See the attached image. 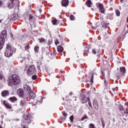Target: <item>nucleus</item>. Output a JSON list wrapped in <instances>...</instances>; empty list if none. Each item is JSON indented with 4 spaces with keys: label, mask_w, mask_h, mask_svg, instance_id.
<instances>
[{
    "label": "nucleus",
    "mask_w": 128,
    "mask_h": 128,
    "mask_svg": "<svg viewBox=\"0 0 128 128\" xmlns=\"http://www.w3.org/2000/svg\"><path fill=\"white\" fill-rule=\"evenodd\" d=\"M9 80L8 84L11 86H16V84H18L20 82V77L16 74H13L12 76L10 77Z\"/></svg>",
    "instance_id": "obj_1"
},
{
    "label": "nucleus",
    "mask_w": 128,
    "mask_h": 128,
    "mask_svg": "<svg viewBox=\"0 0 128 128\" xmlns=\"http://www.w3.org/2000/svg\"><path fill=\"white\" fill-rule=\"evenodd\" d=\"M6 38V30H4L0 34V50H2L4 44L5 40Z\"/></svg>",
    "instance_id": "obj_2"
},
{
    "label": "nucleus",
    "mask_w": 128,
    "mask_h": 128,
    "mask_svg": "<svg viewBox=\"0 0 128 128\" xmlns=\"http://www.w3.org/2000/svg\"><path fill=\"white\" fill-rule=\"evenodd\" d=\"M14 52L12 50V47L10 45H7L6 50L5 51V56H7V58H10V56H12V54H13Z\"/></svg>",
    "instance_id": "obj_3"
},
{
    "label": "nucleus",
    "mask_w": 128,
    "mask_h": 128,
    "mask_svg": "<svg viewBox=\"0 0 128 128\" xmlns=\"http://www.w3.org/2000/svg\"><path fill=\"white\" fill-rule=\"evenodd\" d=\"M36 66L34 65H30L29 66L27 74H30V76H32V74H36Z\"/></svg>",
    "instance_id": "obj_4"
},
{
    "label": "nucleus",
    "mask_w": 128,
    "mask_h": 128,
    "mask_svg": "<svg viewBox=\"0 0 128 128\" xmlns=\"http://www.w3.org/2000/svg\"><path fill=\"white\" fill-rule=\"evenodd\" d=\"M12 4H10L8 6L10 8H12L14 6H16L20 4V1L18 0H10Z\"/></svg>",
    "instance_id": "obj_5"
},
{
    "label": "nucleus",
    "mask_w": 128,
    "mask_h": 128,
    "mask_svg": "<svg viewBox=\"0 0 128 128\" xmlns=\"http://www.w3.org/2000/svg\"><path fill=\"white\" fill-rule=\"evenodd\" d=\"M125 74H126V68L120 67V74H117V76L118 78H120V76H124Z\"/></svg>",
    "instance_id": "obj_6"
},
{
    "label": "nucleus",
    "mask_w": 128,
    "mask_h": 128,
    "mask_svg": "<svg viewBox=\"0 0 128 128\" xmlns=\"http://www.w3.org/2000/svg\"><path fill=\"white\" fill-rule=\"evenodd\" d=\"M96 6L97 8H100V12L102 14H104V5L100 3H97L96 4Z\"/></svg>",
    "instance_id": "obj_7"
},
{
    "label": "nucleus",
    "mask_w": 128,
    "mask_h": 128,
    "mask_svg": "<svg viewBox=\"0 0 128 128\" xmlns=\"http://www.w3.org/2000/svg\"><path fill=\"white\" fill-rule=\"evenodd\" d=\"M102 28H108L110 26V23L104 20V18H102Z\"/></svg>",
    "instance_id": "obj_8"
},
{
    "label": "nucleus",
    "mask_w": 128,
    "mask_h": 128,
    "mask_svg": "<svg viewBox=\"0 0 128 128\" xmlns=\"http://www.w3.org/2000/svg\"><path fill=\"white\" fill-rule=\"evenodd\" d=\"M28 96H30V98H32V100H34L36 98V93L32 90H30L28 92Z\"/></svg>",
    "instance_id": "obj_9"
},
{
    "label": "nucleus",
    "mask_w": 128,
    "mask_h": 128,
    "mask_svg": "<svg viewBox=\"0 0 128 128\" xmlns=\"http://www.w3.org/2000/svg\"><path fill=\"white\" fill-rule=\"evenodd\" d=\"M18 94L20 96V98H24V92L22 88H20L17 92Z\"/></svg>",
    "instance_id": "obj_10"
},
{
    "label": "nucleus",
    "mask_w": 128,
    "mask_h": 128,
    "mask_svg": "<svg viewBox=\"0 0 128 128\" xmlns=\"http://www.w3.org/2000/svg\"><path fill=\"white\" fill-rule=\"evenodd\" d=\"M93 106L96 110H98V103L96 99H94L93 100Z\"/></svg>",
    "instance_id": "obj_11"
},
{
    "label": "nucleus",
    "mask_w": 128,
    "mask_h": 128,
    "mask_svg": "<svg viewBox=\"0 0 128 128\" xmlns=\"http://www.w3.org/2000/svg\"><path fill=\"white\" fill-rule=\"evenodd\" d=\"M1 94L3 98H6V96H10V92L8 91V90H5L1 93Z\"/></svg>",
    "instance_id": "obj_12"
},
{
    "label": "nucleus",
    "mask_w": 128,
    "mask_h": 128,
    "mask_svg": "<svg viewBox=\"0 0 128 128\" xmlns=\"http://www.w3.org/2000/svg\"><path fill=\"white\" fill-rule=\"evenodd\" d=\"M70 4V1L68 0H62V6H68Z\"/></svg>",
    "instance_id": "obj_13"
},
{
    "label": "nucleus",
    "mask_w": 128,
    "mask_h": 128,
    "mask_svg": "<svg viewBox=\"0 0 128 128\" xmlns=\"http://www.w3.org/2000/svg\"><path fill=\"white\" fill-rule=\"evenodd\" d=\"M3 104H4V106H5L6 108H9V110H12V105L10 104H8V102H6V101H3Z\"/></svg>",
    "instance_id": "obj_14"
},
{
    "label": "nucleus",
    "mask_w": 128,
    "mask_h": 128,
    "mask_svg": "<svg viewBox=\"0 0 128 128\" xmlns=\"http://www.w3.org/2000/svg\"><path fill=\"white\" fill-rule=\"evenodd\" d=\"M24 118L26 120H30V118H32V116L30 114H25L24 116Z\"/></svg>",
    "instance_id": "obj_15"
},
{
    "label": "nucleus",
    "mask_w": 128,
    "mask_h": 128,
    "mask_svg": "<svg viewBox=\"0 0 128 128\" xmlns=\"http://www.w3.org/2000/svg\"><path fill=\"white\" fill-rule=\"evenodd\" d=\"M24 88L25 92H30V88L28 86V84H24Z\"/></svg>",
    "instance_id": "obj_16"
},
{
    "label": "nucleus",
    "mask_w": 128,
    "mask_h": 128,
    "mask_svg": "<svg viewBox=\"0 0 128 128\" xmlns=\"http://www.w3.org/2000/svg\"><path fill=\"white\" fill-rule=\"evenodd\" d=\"M42 52L43 54H49L48 52V48H42Z\"/></svg>",
    "instance_id": "obj_17"
},
{
    "label": "nucleus",
    "mask_w": 128,
    "mask_h": 128,
    "mask_svg": "<svg viewBox=\"0 0 128 128\" xmlns=\"http://www.w3.org/2000/svg\"><path fill=\"white\" fill-rule=\"evenodd\" d=\"M90 100V97H84L82 99V104H84V102H87Z\"/></svg>",
    "instance_id": "obj_18"
},
{
    "label": "nucleus",
    "mask_w": 128,
    "mask_h": 128,
    "mask_svg": "<svg viewBox=\"0 0 128 128\" xmlns=\"http://www.w3.org/2000/svg\"><path fill=\"white\" fill-rule=\"evenodd\" d=\"M86 6L88 8H92V3L90 0H88L86 2Z\"/></svg>",
    "instance_id": "obj_19"
},
{
    "label": "nucleus",
    "mask_w": 128,
    "mask_h": 128,
    "mask_svg": "<svg viewBox=\"0 0 128 128\" xmlns=\"http://www.w3.org/2000/svg\"><path fill=\"white\" fill-rule=\"evenodd\" d=\"M57 50L59 52H64V48L60 46H58L57 47Z\"/></svg>",
    "instance_id": "obj_20"
},
{
    "label": "nucleus",
    "mask_w": 128,
    "mask_h": 128,
    "mask_svg": "<svg viewBox=\"0 0 128 128\" xmlns=\"http://www.w3.org/2000/svg\"><path fill=\"white\" fill-rule=\"evenodd\" d=\"M107 17L109 20H114V13L108 14Z\"/></svg>",
    "instance_id": "obj_21"
},
{
    "label": "nucleus",
    "mask_w": 128,
    "mask_h": 128,
    "mask_svg": "<svg viewBox=\"0 0 128 128\" xmlns=\"http://www.w3.org/2000/svg\"><path fill=\"white\" fill-rule=\"evenodd\" d=\"M52 24L54 26H58V20L56 19H54L52 20Z\"/></svg>",
    "instance_id": "obj_22"
},
{
    "label": "nucleus",
    "mask_w": 128,
    "mask_h": 128,
    "mask_svg": "<svg viewBox=\"0 0 128 128\" xmlns=\"http://www.w3.org/2000/svg\"><path fill=\"white\" fill-rule=\"evenodd\" d=\"M10 100L12 102H16V100H18V99L16 97H11L10 98Z\"/></svg>",
    "instance_id": "obj_23"
},
{
    "label": "nucleus",
    "mask_w": 128,
    "mask_h": 128,
    "mask_svg": "<svg viewBox=\"0 0 128 128\" xmlns=\"http://www.w3.org/2000/svg\"><path fill=\"white\" fill-rule=\"evenodd\" d=\"M20 106H26V100H21L20 102Z\"/></svg>",
    "instance_id": "obj_24"
},
{
    "label": "nucleus",
    "mask_w": 128,
    "mask_h": 128,
    "mask_svg": "<svg viewBox=\"0 0 128 128\" xmlns=\"http://www.w3.org/2000/svg\"><path fill=\"white\" fill-rule=\"evenodd\" d=\"M40 42L41 44H44L46 42V39L43 38H39Z\"/></svg>",
    "instance_id": "obj_25"
},
{
    "label": "nucleus",
    "mask_w": 128,
    "mask_h": 128,
    "mask_svg": "<svg viewBox=\"0 0 128 128\" xmlns=\"http://www.w3.org/2000/svg\"><path fill=\"white\" fill-rule=\"evenodd\" d=\"M10 20H16V14H12L11 16Z\"/></svg>",
    "instance_id": "obj_26"
},
{
    "label": "nucleus",
    "mask_w": 128,
    "mask_h": 128,
    "mask_svg": "<svg viewBox=\"0 0 128 128\" xmlns=\"http://www.w3.org/2000/svg\"><path fill=\"white\" fill-rule=\"evenodd\" d=\"M115 12L117 16H120V10H116Z\"/></svg>",
    "instance_id": "obj_27"
},
{
    "label": "nucleus",
    "mask_w": 128,
    "mask_h": 128,
    "mask_svg": "<svg viewBox=\"0 0 128 128\" xmlns=\"http://www.w3.org/2000/svg\"><path fill=\"white\" fill-rule=\"evenodd\" d=\"M28 20H29L30 22H32V18H34V16L30 14H28Z\"/></svg>",
    "instance_id": "obj_28"
},
{
    "label": "nucleus",
    "mask_w": 128,
    "mask_h": 128,
    "mask_svg": "<svg viewBox=\"0 0 128 128\" xmlns=\"http://www.w3.org/2000/svg\"><path fill=\"white\" fill-rule=\"evenodd\" d=\"M90 84L92 85L94 84V75L92 74V76H91V78H90Z\"/></svg>",
    "instance_id": "obj_29"
},
{
    "label": "nucleus",
    "mask_w": 128,
    "mask_h": 128,
    "mask_svg": "<svg viewBox=\"0 0 128 128\" xmlns=\"http://www.w3.org/2000/svg\"><path fill=\"white\" fill-rule=\"evenodd\" d=\"M70 20H76V18H74V15L72 14L70 16Z\"/></svg>",
    "instance_id": "obj_30"
},
{
    "label": "nucleus",
    "mask_w": 128,
    "mask_h": 128,
    "mask_svg": "<svg viewBox=\"0 0 128 128\" xmlns=\"http://www.w3.org/2000/svg\"><path fill=\"white\" fill-rule=\"evenodd\" d=\"M101 122H102V128H104V126H106V124L104 123V120L103 119H101Z\"/></svg>",
    "instance_id": "obj_31"
},
{
    "label": "nucleus",
    "mask_w": 128,
    "mask_h": 128,
    "mask_svg": "<svg viewBox=\"0 0 128 128\" xmlns=\"http://www.w3.org/2000/svg\"><path fill=\"white\" fill-rule=\"evenodd\" d=\"M34 50H35V52H38L39 50H40V47H38V46H36L34 48Z\"/></svg>",
    "instance_id": "obj_32"
},
{
    "label": "nucleus",
    "mask_w": 128,
    "mask_h": 128,
    "mask_svg": "<svg viewBox=\"0 0 128 128\" xmlns=\"http://www.w3.org/2000/svg\"><path fill=\"white\" fill-rule=\"evenodd\" d=\"M98 52V50L96 49L92 50V52L94 54H96V52Z\"/></svg>",
    "instance_id": "obj_33"
},
{
    "label": "nucleus",
    "mask_w": 128,
    "mask_h": 128,
    "mask_svg": "<svg viewBox=\"0 0 128 128\" xmlns=\"http://www.w3.org/2000/svg\"><path fill=\"white\" fill-rule=\"evenodd\" d=\"M88 106H90V108H92V102H90V100H89L88 101Z\"/></svg>",
    "instance_id": "obj_34"
},
{
    "label": "nucleus",
    "mask_w": 128,
    "mask_h": 128,
    "mask_svg": "<svg viewBox=\"0 0 128 128\" xmlns=\"http://www.w3.org/2000/svg\"><path fill=\"white\" fill-rule=\"evenodd\" d=\"M90 128H96V127H94V124H90Z\"/></svg>",
    "instance_id": "obj_35"
},
{
    "label": "nucleus",
    "mask_w": 128,
    "mask_h": 128,
    "mask_svg": "<svg viewBox=\"0 0 128 128\" xmlns=\"http://www.w3.org/2000/svg\"><path fill=\"white\" fill-rule=\"evenodd\" d=\"M32 80H36V78H38V76H36V75H33L32 76Z\"/></svg>",
    "instance_id": "obj_36"
},
{
    "label": "nucleus",
    "mask_w": 128,
    "mask_h": 128,
    "mask_svg": "<svg viewBox=\"0 0 128 128\" xmlns=\"http://www.w3.org/2000/svg\"><path fill=\"white\" fill-rule=\"evenodd\" d=\"M64 116H68V114L66 113L64 111L62 112Z\"/></svg>",
    "instance_id": "obj_37"
},
{
    "label": "nucleus",
    "mask_w": 128,
    "mask_h": 128,
    "mask_svg": "<svg viewBox=\"0 0 128 128\" xmlns=\"http://www.w3.org/2000/svg\"><path fill=\"white\" fill-rule=\"evenodd\" d=\"M2 16L1 14H0V23L2 24V20H4V18H2Z\"/></svg>",
    "instance_id": "obj_38"
},
{
    "label": "nucleus",
    "mask_w": 128,
    "mask_h": 128,
    "mask_svg": "<svg viewBox=\"0 0 128 128\" xmlns=\"http://www.w3.org/2000/svg\"><path fill=\"white\" fill-rule=\"evenodd\" d=\"M104 82L106 86H108V82L106 81V78H104Z\"/></svg>",
    "instance_id": "obj_39"
},
{
    "label": "nucleus",
    "mask_w": 128,
    "mask_h": 128,
    "mask_svg": "<svg viewBox=\"0 0 128 128\" xmlns=\"http://www.w3.org/2000/svg\"><path fill=\"white\" fill-rule=\"evenodd\" d=\"M48 46H50V44H52V41H50V40H48Z\"/></svg>",
    "instance_id": "obj_40"
},
{
    "label": "nucleus",
    "mask_w": 128,
    "mask_h": 128,
    "mask_svg": "<svg viewBox=\"0 0 128 128\" xmlns=\"http://www.w3.org/2000/svg\"><path fill=\"white\" fill-rule=\"evenodd\" d=\"M85 118H88V117H86V116H84L80 119V120H85Z\"/></svg>",
    "instance_id": "obj_41"
},
{
    "label": "nucleus",
    "mask_w": 128,
    "mask_h": 128,
    "mask_svg": "<svg viewBox=\"0 0 128 128\" xmlns=\"http://www.w3.org/2000/svg\"><path fill=\"white\" fill-rule=\"evenodd\" d=\"M58 44H60V42H58V40H56V42H55V44L56 46H58Z\"/></svg>",
    "instance_id": "obj_42"
},
{
    "label": "nucleus",
    "mask_w": 128,
    "mask_h": 128,
    "mask_svg": "<svg viewBox=\"0 0 128 128\" xmlns=\"http://www.w3.org/2000/svg\"><path fill=\"white\" fill-rule=\"evenodd\" d=\"M70 119L71 122H72V120H74V116H70Z\"/></svg>",
    "instance_id": "obj_43"
},
{
    "label": "nucleus",
    "mask_w": 128,
    "mask_h": 128,
    "mask_svg": "<svg viewBox=\"0 0 128 128\" xmlns=\"http://www.w3.org/2000/svg\"><path fill=\"white\" fill-rule=\"evenodd\" d=\"M112 93L114 94V92L116 91V88H112Z\"/></svg>",
    "instance_id": "obj_44"
},
{
    "label": "nucleus",
    "mask_w": 128,
    "mask_h": 128,
    "mask_svg": "<svg viewBox=\"0 0 128 128\" xmlns=\"http://www.w3.org/2000/svg\"><path fill=\"white\" fill-rule=\"evenodd\" d=\"M28 46H25V50H28Z\"/></svg>",
    "instance_id": "obj_45"
},
{
    "label": "nucleus",
    "mask_w": 128,
    "mask_h": 128,
    "mask_svg": "<svg viewBox=\"0 0 128 128\" xmlns=\"http://www.w3.org/2000/svg\"><path fill=\"white\" fill-rule=\"evenodd\" d=\"M84 51H85V52H88V48H86Z\"/></svg>",
    "instance_id": "obj_46"
},
{
    "label": "nucleus",
    "mask_w": 128,
    "mask_h": 128,
    "mask_svg": "<svg viewBox=\"0 0 128 128\" xmlns=\"http://www.w3.org/2000/svg\"><path fill=\"white\" fill-rule=\"evenodd\" d=\"M0 80H2V78H3L2 75L0 74Z\"/></svg>",
    "instance_id": "obj_47"
},
{
    "label": "nucleus",
    "mask_w": 128,
    "mask_h": 128,
    "mask_svg": "<svg viewBox=\"0 0 128 128\" xmlns=\"http://www.w3.org/2000/svg\"><path fill=\"white\" fill-rule=\"evenodd\" d=\"M73 94H72V92H71L70 93V96H72Z\"/></svg>",
    "instance_id": "obj_48"
},
{
    "label": "nucleus",
    "mask_w": 128,
    "mask_h": 128,
    "mask_svg": "<svg viewBox=\"0 0 128 128\" xmlns=\"http://www.w3.org/2000/svg\"><path fill=\"white\" fill-rule=\"evenodd\" d=\"M112 122H116V120L114 119V118L112 119Z\"/></svg>",
    "instance_id": "obj_49"
},
{
    "label": "nucleus",
    "mask_w": 128,
    "mask_h": 128,
    "mask_svg": "<svg viewBox=\"0 0 128 128\" xmlns=\"http://www.w3.org/2000/svg\"><path fill=\"white\" fill-rule=\"evenodd\" d=\"M1 4H2V0H0V6H1Z\"/></svg>",
    "instance_id": "obj_50"
},
{
    "label": "nucleus",
    "mask_w": 128,
    "mask_h": 128,
    "mask_svg": "<svg viewBox=\"0 0 128 128\" xmlns=\"http://www.w3.org/2000/svg\"><path fill=\"white\" fill-rule=\"evenodd\" d=\"M125 113L128 114V109L126 110V112H125Z\"/></svg>",
    "instance_id": "obj_51"
},
{
    "label": "nucleus",
    "mask_w": 128,
    "mask_h": 128,
    "mask_svg": "<svg viewBox=\"0 0 128 128\" xmlns=\"http://www.w3.org/2000/svg\"><path fill=\"white\" fill-rule=\"evenodd\" d=\"M125 106H128V102L125 103Z\"/></svg>",
    "instance_id": "obj_52"
},
{
    "label": "nucleus",
    "mask_w": 128,
    "mask_h": 128,
    "mask_svg": "<svg viewBox=\"0 0 128 128\" xmlns=\"http://www.w3.org/2000/svg\"><path fill=\"white\" fill-rule=\"evenodd\" d=\"M39 12H42V9H40V10H39Z\"/></svg>",
    "instance_id": "obj_53"
},
{
    "label": "nucleus",
    "mask_w": 128,
    "mask_h": 128,
    "mask_svg": "<svg viewBox=\"0 0 128 128\" xmlns=\"http://www.w3.org/2000/svg\"><path fill=\"white\" fill-rule=\"evenodd\" d=\"M120 2H124V0H120Z\"/></svg>",
    "instance_id": "obj_54"
},
{
    "label": "nucleus",
    "mask_w": 128,
    "mask_h": 128,
    "mask_svg": "<svg viewBox=\"0 0 128 128\" xmlns=\"http://www.w3.org/2000/svg\"><path fill=\"white\" fill-rule=\"evenodd\" d=\"M11 38H14V35H12V34L11 35Z\"/></svg>",
    "instance_id": "obj_55"
},
{
    "label": "nucleus",
    "mask_w": 128,
    "mask_h": 128,
    "mask_svg": "<svg viewBox=\"0 0 128 128\" xmlns=\"http://www.w3.org/2000/svg\"><path fill=\"white\" fill-rule=\"evenodd\" d=\"M100 56V54L99 53V54H98V56Z\"/></svg>",
    "instance_id": "obj_56"
},
{
    "label": "nucleus",
    "mask_w": 128,
    "mask_h": 128,
    "mask_svg": "<svg viewBox=\"0 0 128 128\" xmlns=\"http://www.w3.org/2000/svg\"><path fill=\"white\" fill-rule=\"evenodd\" d=\"M40 66H38V70H40Z\"/></svg>",
    "instance_id": "obj_57"
},
{
    "label": "nucleus",
    "mask_w": 128,
    "mask_h": 128,
    "mask_svg": "<svg viewBox=\"0 0 128 128\" xmlns=\"http://www.w3.org/2000/svg\"><path fill=\"white\" fill-rule=\"evenodd\" d=\"M1 60H2V58L0 57V62Z\"/></svg>",
    "instance_id": "obj_58"
},
{
    "label": "nucleus",
    "mask_w": 128,
    "mask_h": 128,
    "mask_svg": "<svg viewBox=\"0 0 128 128\" xmlns=\"http://www.w3.org/2000/svg\"><path fill=\"white\" fill-rule=\"evenodd\" d=\"M78 128H82V127H81L80 126H78Z\"/></svg>",
    "instance_id": "obj_59"
},
{
    "label": "nucleus",
    "mask_w": 128,
    "mask_h": 128,
    "mask_svg": "<svg viewBox=\"0 0 128 128\" xmlns=\"http://www.w3.org/2000/svg\"><path fill=\"white\" fill-rule=\"evenodd\" d=\"M21 62H22V60H21Z\"/></svg>",
    "instance_id": "obj_60"
},
{
    "label": "nucleus",
    "mask_w": 128,
    "mask_h": 128,
    "mask_svg": "<svg viewBox=\"0 0 128 128\" xmlns=\"http://www.w3.org/2000/svg\"><path fill=\"white\" fill-rule=\"evenodd\" d=\"M82 78H84V77H82Z\"/></svg>",
    "instance_id": "obj_61"
},
{
    "label": "nucleus",
    "mask_w": 128,
    "mask_h": 128,
    "mask_svg": "<svg viewBox=\"0 0 128 128\" xmlns=\"http://www.w3.org/2000/svg\"><path fill=\"white\" fill-rule=\"evenodd\" d=\"M103 76H104V74H103Z\"/></svg>",
    "instance_id": "obj_62"
},
{
    "label": "nucleus",
    "mask_w": 128,
    "mask_h": 128,
    "mask_svg": "<svg viewBox=\"0 0 128 128\" xmlns=\"http://www.w3.org/2000/svg\"><path fill=\"white\" fill-rule=\"evenodd\" d=\"M112 94H113V93H112Z\"/></svg>",
    "instance_id": "obj_63"
},
{
    "label": "nucleus",
    "mask_w": 128,
    "mask_h": 128,
    "mask_svg": "<svg viewBox=\"0 0 128 128\" xmlns=\"http://www.w3.org/2000/svg\"><path fill=\"white\" fill-rule=\"evenodd\" d=\"M40 100H42V98H40Z\"/></svg>",
    "instance_id": "obj_64"
}]
</instances>
